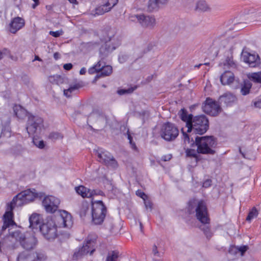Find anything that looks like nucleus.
I'll return each mask as SVG.
<instances>
[{"instance_id": "1", "label": "nucleus", "mask_w": 261, "mask_h": 261, "mask_svg": "<svg viewBox=\"0 0 261 261\" xmlns=\"http://www.w3.org/2000/svg\"><path fill=\"white\" fill-rule=\"evenodd\" d=\"M37 194L35 189H28L24 190L17 195L13 199L10 204L7 205V211L3 217V225L2 227V231L3 232L7 228L15 224L13 220V210L15 206H21L33 201L37 197Z\"/></svg>"}, {"instance_id": "2", "label": "nucleus", "mask_w": 261, "mask_h": 261, "mask_svg": "<svg viewBox=\"0 0 261 261\" xmlns=\"http://www.w3.org/2000/svg\"><path fill=\"white\" fill-rule=\"evenodd\" d=\"M190 214L195 213V216L203 225L200 226L204 235L208 239L211 238L213 233L211 231L210 223V218L208 215L207 209L205 203L202 200L199 201L192 199L189 201L188 207Z\"/></svg>"}, {"instance_id": "3", "label": "nucleus", "mask_w": 261, "mask_h": 261, "mask_svg": "<svg viewBox=\"0 0 261 261\" xmlns=\"http://www.w3.org/2000/svg\"><path fill=\"white\" fill-rule=\"evenodd\" d=\"M185 144H190L193 146L194 144L197 147V152L202 154H214L215 151L214 148L217 146V140L213 136L195 137L187 134L184 132V128L181 129Z\"/></svg>"}, {"instance_id": "4", "label": "nucleus", "mask_w": 261, "mask_h": 261, "mask_svg": "<svg viewBox=\"0 0 261 261\" xmlns=\"http://www.w3.org/2000/svg\"><path fill=\"white\" fill-rule=\"evenodd\" d=\"M208 128V120L205 115L195 116L187 128L186 134L191 135L204 134Z\"/></svg>"}, {"instance_id": "5", "label": "nucleus", "mask_w": 261, "mask_h": 261, "mask_svg": "<svg viewBox=\"0 0 261 261\" xmlns=\"http://www.w3.org/2000/svg\"><path fill=\"white\" fill-rule=\"evenodd\" d=\"M10 236L12 239H14L16 242H18L21 247L26 251L34 249L37 244V240L34 236H27L19 230L10 232Z\"/></svg>"}, {"instance_id": "6", "label": "nucleus", "mask_w": 261, "mask_h": 261, "mask_svg": "<svg viewBox=\"0 0 261 261\" xmlns=\"http://www.w3.org/2000/svg\"><path fill=\"white\" fill-rule=\"evenodd\" d=\"M107 207L101 200L92 202L91 215L92 222L96 225L101 224L107 214Z\"/></svg>"}, {"instance_id": "7", "label": "nucleus", "mask_w": 261, "mask_h": 261, "mask_svg": "<svg viewBox=\"0 0 261 261\" xmlns=\"http://www.w3.org/2000/svg\"><path fill=\"white\" fill-rule=\"evenodd\" d=\"M116 32V30L114 28H109L105 30V34L106 36L104 37L103 40L105 42L106 45L105 47L102 46L100 48L101 60L103 59L105 56L109 53L116 49L117 46H115L113 44L112 46H111L110 44V42L114 40Z\"/></svg>"}, {"instance_id": "8", "label": "nucleus", "mask_w": 261, "mask_h": 261, "mask_svg": "<svg viewBox=\"0 0 261 261\" xmlns=\"http://www.w3.org/2000/svg\"><path fill=\"white\" fill-rule=\"evenodd\" d=\"M44 128L43 120L39 116H30L29 117L27 130L30 136L39 135Z\"/></svg>"}, {"instance_id": "9", "label": "nucleus", "mask_w": 261, "mask_h": 261, "mask_svg": "<svg viewBox=\"0 0 261 261\" xmlns=\"http://www.w3.org/2000/svg\"><path fill=\"white\" fill-rule=\"evenodd\" d=\"M88 72L90 74L98 73L95 76V79H97L110 75L112 72V67L110 65H106L105 63L100 60L96 65L90 68Z\"/></svg>"}, {"instance_id": "10", "label": "nucleus", "mask_w": 261, "mask_h": 261, "mask_svg": "<svg viewBox=\"0 0 261 261\" xmlns=\"http://www.w3.org/2000/svg\"><path fill=\"white\" fill-rule=\"evenodd\" d=\"M39 227L42 234L47 240L54 239L57 236V225L51 219L39 225Z\"/></svg>"}, {"instance_id": "11", "label": "nucleus", "mask_w": 261, "mask_h": 261, "mask_svg": "<svg viewBox=\"0 0 261 261\" xmlns=\"http://www.w3.org/2000/svg\"><path fill=\"white\" fill-rule=\"evenodd\" d=\"M178 133V129L174 124L167 122L162 127L161 136L166 141H172L177 137Z\"/></svg>"}, {"instance_id": "12", "label": "nucleus", "mask_w": 261, "mask_h": 261, "mask_svg": "<svg viewBox=\"0 0 261 261\" xmlns=\"http://www.w3.org/2000/svg\"><path fill=\"white\" fill-rule=\"evenodd\" d=\"M97 154L99 162L108 167L113 168H115L117 167V161L110 152L107 151L99 150L97 152Z\"/></svg>"}, {"instance_id": "13", "label": "nucleus", "mask_w": 261, "mask_h": 261, "mask_svg": "<svg viewBox=\"0 0 261 261\" xmlns=\"http://www.w3.org/2000/svg\"><path fill=\"white\" fill-rule=\"evenodd\" d=\"M203 111L210 115L217 116L221 110L219 105L210 98H207L202 106Z\"/></svg>"}, {"instance_id": "14", "label": "nucleus", "mask_w": 261, "mask_h": 261, "mask_svg": "<svg viewBox=\"0 0 261 261\" xmlns=\"http://www.w3.org/2000/svg\"><path fill=\"white\" fill-rule=\"evenodd\" d=\"M60 203L59 199L53 196L45 197L42 201V204L46 211L50 213H53L57 210Z\"/></svg>"}, {"instance_id": "15", "label": "nucleus", "mask_w": 261, "mask_h": 261, "mask_svg": "<svg viewBox=\"0 0 261 261\" xmlns=\"http://www.w3.org/2000/svg\"><path fill=\"white\" fill-rule=\"evenodd\" d=\"M242 58L243 61L247 63L251 67H255L258 66L260 63V59L258 55L251 54L247 51H243Z\"/></svg>"}, {"instance_id": "16", "label": "nucleus", "mask_w": 261, "mask_h": 261, "mask_svg": "<svg viewBox=\"0 0 261 261\" xmlns=\"http://www.w3.org/2000/svg\"><path fill=\"white\" fill-rule=\"evenodd\" d=\"M76 192L83 198H90L95 195H103V192L99 190H91L83 186L75 187Z\"/></svg>"}, {"instance_id": "17", "label": "nucleus", "mask_w": 261, "mask_h": 261, "mask_svg": "<svg viewBox=\"0 0 261 261\" xmlns=\"http://www.w3.org/2000/svg\"><path fill=\"white\" fill-rule=\"evenodd\" d=\"M59 213V215L57 216L59 227H71L73 223L71 215L65 211H60Z\"/></svg>"}, {"instance_id": "18", "label": "nucleus", "mask_w": 261, "mask_h": 261, "mask_svg": "<svg viewBox=\"0 0 261 261\" xmlns=\"http://www.w3.org/2000/svg\"><path fill=\"white\" fill-rule=\"evenodd\" d=\"M96 241L95 236H89L86 240V243L81 248L79 252L81 254H85L90 253L92 254L95 251V246Z\"/></svg>"}, {"instance_id": "19", "label": "nucleus", "mask_w": 261, "mask_h": 261, "mask_svg": "<svg viewBox=\"0 0 261 261\" xmlns=\"http://www.w3.org/2000/svg\"><path fill=\"white\" fill-rule=\"evenodd\" d=\"M25 20L20 17H15L11 19L8 26V31L12 33L16 34L19 30L24 27Z\"/></svg>"}, {"instance_id": "20", "label": "nucleus", "mask_w": 261, "mask_h": 261, "mask_svg": "<svg viewBox=\"0 0 261 261\" xmlns=\"http://www.w3.org/2000/svg\"><path fill=\"white\" fill-rule=\"evenodd\" d=\"M132 18H136L138 22L143 27L153 28L155 24V19L153 17L144 14L135 15L132 16Z\"/></svg>"}, {"instance_id": "21", "label": "nucleus", "mask_w": 261, "mask_h": 261, "mask_svg": "<svg viewBox=\"0 0 261 261\" xmlns=\"http://www.w3.org/2000/svg\"><path fill=\"white\" fill-rule=\"evenodd\" d=\"M95 120L96 123L101 125V127H106L108 123V118L104 115L97 113H92L88 118V121L92 122Z\"/></svg>"}, {"instance_id": "22", "label": "nucleus", "mask_w": 261, "mask_h": 261, "mask_svg": "<svg viewBox=\"0 0 261 261\" xmlns=\"http://www.w3.org/2000/svg\"><path fill=\"white\" fill-rule=\"evenodd\" d=\"M234 80V74L230 71H225L220 76V81L222 85H229Z\"/></svg>"}, {"instance_id": "23", "label": "nucleus", "mask_w": 261, "mask_h": 261, "mask_svg": "<svg viewBox=\"0 0 261 261\" xmlns=\"http://www.w3.org/2000/svg\"><path fill=\"white\" fill-rule=\"evenodd\" d=\"M237 100L236 97L231 93H226L220 96V101L221 103L223 102L226 106H231Z\"/></svg>"}, {"instance_id": "24", "label": "nucleus", "mask_w": 261, "mask_h": 261, "mask_svg": "<svg viewBox=\"0 0 261 261\" xmlns=\"http://www.w3.org/2000/svg\"><path fill=\"white\" fill-rule=\"evenodd\" d=\"M178 114L180 119L186 123V126L188 128L194 118L193 115L192 114H188L187 110L185 109H181Z\"/></svg>"}, {"instance_id": "25", "label": "nucleus", "mask_w": 261, "mask_h": 261, "mask_svg": "<svg viewBox=\"0 0 261 261\" xmlns=\"http://www.w3.org/2000/svg\"><path fill=\"white\" fill-rule=\"evenodd\" d=\"M30 227L35 229L41 223L40 215L37 214H33L29 218Z\"/></svg>"}, {"instance_id": "26", "label": "nucleus", "mask_w": 261, "mask_h": 261, "mask_svg": "<svg viewBox=\"0 0 261 261\" xmlns=\"http://www.w3.org/2000/svg\"><path fill=\"white\" fill-rule=\"evenodd\" d=\"M248 249V247L247 245L242 246H232L229 249V253H240L241 256H243L244 253Z\"/></svg>"}, {"instance_id": "27", "label": "nucleus", "mask_w": 261, "mask_h": 261, "mask_svg": "<svg viewBox=\"0 0 261 261\" xmlns=\"http://www.w3.org/2000/svg\"><path fill=\"white\" fill-rule=\"evenodd\" d=\"M13 111L18 118L22 119L26 116V111L19 105H15L13 108Z\"/></svg>"}, {"instance_id": "28", "label": "nucleus", "mask_w": 261, "mask_h": 261, "mask_svg": "<svg viewBox=\"0 0 261 261\" xmlns=\"http://www.w3.org/2000/svg\"><path fill=\"white\" fill-rule=\"evenodd\" d=\"M49 82L52 84L59 85L64 82L63 77L60 75H50L48 77Z\"/></svg>"}, {"instance_id": "29", "label": "nucleus", "mask_w": 261, "mask_h": 261, "mask_svg": "<svg viewBox=\"0 0 261 261\" xmlns=\"http://www.w3.org/2000/svg\"><path fill=\"white\" fill-rule=\"evenodd\" d=\"M90 209V204L86 201L82 202L79 210V214L81 217H85Z\"/></svg>"}, {"instance_id": "30", "label": "nucleus", "mask_w": 261, "mask_h": 261, "mask_svg": "<svg viewBox=\"0 0 261 261\" xmlns=\"http://www.w3.org/2000/svg\"><path fill=\"white\" fill-rule=\"evenodd\" d=\"M210 10V8L206 4L205 1H198L195 7V10L199 11L205 12Z\"/></svg>"}, {"instance_id": "31", "label": "nucleus", "mask_w": 261, "mask_h": 261, "mask_svg": "<svg viewBox=\"0 0 261 261\" xmlns=\"http://www.w3.org/2000/svg\"><path fill=\"white\" fill-rule=\"evenodd\" d=\"M109 11H110V8L107 7V5L103 4L99 7L96 8L95 9L94 13H93V14L94 15H100Z\"/></svg>"}, {"instance_id": "32", "label": "nucleus", "mask_w": 261, "mask_h": 261, "mask_svg": "<svg viewBox=\"0 0 261 261\" xmlns=\"http://www.w3.org/2000/svg\"><path fill=\"white\" fill-rule=\"evenodd\" d=\"M119 256L118 251L113 250L108 252L106 261H117Z\"/></svg>"}, {"instance_id": "33", "label": "nucleus", "mask_w": 261, "mask_h": 261, "mask_svg": "<svg viewBox=\"0 0 261 261\" xmlns=\"http://www.w3.org/2000/svg\"><path fill=\"white\" fill-rule=\"evenodd\" d=\"M80 87V86L79 84L70 86L68 89L64 90V94L66 97H69L71 96V94L77 90Z\"/></svg>"}, {"instance_id": "34", "label": "nucleus", "mask_w": 261, "mask_h": 261, "mask_svg": "<svg viewBox=\"0 0 261 261\" xmlns=\"http://www.w3.org/2000/svg\"><path fill=\"white\" fill-rule=\"evenodd\" d=\"M160 8L156 0L149 1L147 5V9L149 12L158 10Z\"/></svg>"}, {"instance_id": "35", "label": "nucleus", "mask_w": 261, "mask_h": 261, "mask_svg": "<svg viewBox=\"0 0 261 261\" xmlns=\"http://www.w3.org/2000/svg\"><path fill=\"white\" fill-rule=\"evenodd\" d=\"M249 79L255 83H261V71L252 73L249 76Z\"/></svg>"}, {"instance_id": "36", "label": "nucleus", "mask_w": 261, "mask_h": 261, "mask_svg": "<svg viewBox=\"0 0 261 261\" xmlns=\"http://www.w3.org/2000/svg\"><path fill=\"white\" fill-rule=\"evenodd\" d=\"M33 143L38 148L43 149L45 147V144L43 140H39L36 138V135H33Z\"/></svg>"}, {"instance_id": "37", "label": "nucleus", "mask_w": 261, "mask_h": 261, "mask_svg": "<svg viewBox=\"0 0 261 261\" xmlns=\"http://www.w3.org/2000/svg\"><path fill=\"white\" fill-rule=\"evenodd\" d=\"M258 212L255 207H253L251 211L249 213L246 220L247 221H250L252 219L256 217L258 215Z\"/></svg>"}, {"instance_id": "38", "label": "nucleus", "mask_w": 261, "mask_h": 261, "mask_svg": "<svg viewBox=\"0 0 261 261\" xmlns=\"http://www.w3.org/2000/svg\"><path fill=\"white\" fill-rule=\"evenodd\" d=\"M251 85L249 83H245L241 89V93L243 95L249 94L251 88Z\"/></svg>"}, {"instance_id": "39", "label": "nucleus", "mask_w": 261, "mask_h": 261, "mask_svg": "<svg viewBox=\"0 0 261 261\" xmlns=\"http://www.w3.org/2000/svg\"><path fill=\"white\" fill-rule=\"evenodd\" d=\"M25 151V149L21 146L17 147L13 151V154L16 156H22Z\"/></svg>"}, {"instance_id": "40", "label": "nucleus", "mask_w": 261, "mask_h": 261, "mask_svg": "<svg viewBox=\"0 0 261 261\" xmlns=\"http://www.w3.org/2000/svg\"><path fill=\"white\" fill-rule=\"evenodd\" d=\"M62 138L63 136L58 132H51L48 135V138L52 140H55Z\"/></svg>"}, {"instance_id": "41", "label": "nucleus", "mask_w": 261, "mask_h": 261, "mask_svg": "<svg viewBox=\"0 0 261 261\" xmlns=\"http://www.w3.org/2000/svg\"><path fill=\"white\" fill-rule=\"evenodd\" d=\"M186 153L187 156L196 158L198 152L194 149L187 148Z\"/></svg>"}, {"instance_id": "42", "label": "nucleus", "mask_w": 261, "mask_h": 261, "mask_svg": "<svg viewBox=\"0 0 261 261\" xmlns=\"http://www.w3.org/2000/svg\"><path fill=\"white\" fill-rule=\"evenodd\" d=\"M29 256V254L23 251L19 254V255L17 256V261H21L22 260H24L27 258H28Z\"/></svg>"}, {"instance_id": "43", "label": "nucleus", "mask_w": 261, "mask_h": 261, "mask_svg": "<svg viewBox=\"0 0 261 261\" xmlns=\"http://www.w3.org/2000/svg\"><path fill=\"white\" fill-rule=\"evenodd\" d=\"M118 2V0H108L107 2L105 4L107 7L110 8V11L114 7Z\"/></svg>"}, {"instance_id": "44", "label": "nucleus", "mask_w": 261, "mask_h": 261, "mask_svg": "<svg viewBox=\"0 0 261 261\" xmlns=\"http://www.w3.org/2000/svg\"><path fill=\"white\" fill-rule=\"evenodd\" d=\"M63 34V31L62 30L57 31H50L49 34L54 37H59Z\"/></svg>"}, {"instance_id": "45", "label": "nucleus", "mask_w": 261, "mask_h": 261, "mask_svg": "<svg viewBox=\"0 0 261 261\" xmlns=\"http://www.w3.org/2000/svg\"><path fill=\"white\" fill-rule=\"evenodd\" d=\"M127 139L129 140V142L132 146V148L134 150L137 149V146H136L135 142L133 141V138L129 134L128 131L127 132Z\"/></svg>"}, {"instance_id": "46", "label": "nucleus", "mask_w": 261, "mask_h": 261, "mask_svg": "<svg viewBox=\"0 0 261 261\" xmlns=\"http://www.w3.org/2000/svg\"><path fill=\"white\" fill-rule=\"evenodd\" d=\"M136 87L129 88L127 90H120L118 91V93L120 95L124 94L126 93H130L133 92L135 89Z\"/></svg>"}, {"instance_id": "47", "label": "nucleus", "mask_w": 261, "mask_h": 261, "mask_svg": "<svg viewBox=\"0 0 261 261\" xmlns=\"http://www.w3.org/2000/svg\"><path fill=\"white\" fill-rule=\"evenodd\" d=\"M144 201L146 208L150 209V210L151 211L152 207V202L150 201V200L146 199V198L144 199Z\"/></svg>"}, {"instance_id": "48", "label": "nucleus", "mask_w": 261, "mask_h": 261, "mask_svg": "<svg viewBox=\"0 0 261 261\" xmlns=\"http://www.w3.org/2000/svg\"><path fill=\"white\" fill-rule=\"evenodd\" d=\"M36 256H37V260H39V261H43L46 258V257L44 255V254L42 253H37Z\"/></svg>"}, {"instance_id": "49", "label": "nucleus", "mask_w": 261, "mask_h": 261, "mask_svg": "<svg viewBox=\"0 0 261 261\" xmlns=\"http://www.w3.org/2000/svg\"><path fill=\"white\" fill-rule=\"evenodd\" d=\"M136 194L138 196L142 198L143 200L145 199V198H147V195H145V194L144 192H142L141 190L137 191Z\"/></svg>"}, {"instance_id": "50", "label": "nucleus", "mask_w": 261, "mask_h": 261, "mask_svg": "<svg viewBox=\"0 0 261 261\" xmlns=\"http://www.w3.org/2000/svg\"><path fill=\"white\" fill-rule=\"evenodd\" d=\"M212 185L211 179H208L205 180L203 183V187L207 188L210 187Z\"/></svg>"}, {"instance_id": "51", "label": "nucleus", "mask_w": 261, "mask_h": 261, "mask_svg": "<svg viewBox=\"0 0 261 261\" xmlns=\"http://www.w3.org/2000/svg\"><path fill=\"white\" fill-rule=\"evenodd\" d=\"M152 253L155 256H160L159 252L158 251L157 246L155 245H154L152 247Z\"/></svg>"}, {"instance_id": "52", "label": "nucleus", "mask_w": 261, "mask_h": 261, "mask_svg": "<svg viewBox=\"0 0 261 261\" xmlns=\"http://www.w3.org/2000/svg\"><path fill=\"white\" fill-rule=\"evenodd\" d=\"M72 64L71 63H67L63 65V68L66 70H69L72 68Z\"/></svg>"}, {"instance_id": "53", "label": "nucleus", "mask_w": 261, "mask_h": 261, "mask_svg": "<svg viewBox=\"0 0 261 261\" xmlns=\"http://www.w3.org/2000/svg\"><path fill=\"white\" fill-rule=\"evenodd\" d=\"M160 7L166 4L168 0H156Z\"/></svg>"}, {"instance_id": "54", "label": "nucleus", "mask_w": 261, "mask_h": 261, "mask_svg": "<svg viewBox=\"0 0 261 261\" xmlns=\"http://www.w3.org/2000/svg\"><path fill=\"white\" fill-rule=\"evenodd\" d=\"M172 158L171 154H168L166 155H164L162 157V160L164 161H169Z\"/></svg>"}, {"instance_id": "55", "label": "nucleus", "mask_w": 261, "mask_h": 261, "mask_svg": "<svg viewBox=\"0 0 261 261\" xmlns=\"http://www.w3.org/2000/svg\"><path fill=\"white\" fill-rule=\"evenodd\" d=\"M34 3L32 5V8L35 9L40 4L39 0H32Z\"/></svg>"}, {"instance_id": "56", "label": "nucleus", "mask_w": 261, "mask_h": 261, "mask_svg": "<svg viewBox=\"0 0 261 261\" xmlns=\"http://www.w3.org/2000/svg\"><path fill=\"white\" fill-rule=\"evenodd\" d=\"M254 107L258 108H261V99L254 103Z\"/></svg>"}, {"instance_id": "57", "label": "nucleus", "mask_w": 261, "mask_h": 261, "mask_svg": "<svg viewBox=\"0 0 261 261\" xmlns=\"http://www.w3.org/2000/svg\"><path fill=\"white\" fill-rule=\"evenodd\" d=\"M60 55L59 54V53L56 52L55 53H54V58H55V60H58L60 58Z\"/></svg>"}, {"instance_id": "58", "label": "nucleus", "mask_w": 261, "mask_h": 261, "mask_svg": "<svg viewBox=\"0 0 261 261\" xmlns=\"http://www.w3.org/2000/svg\"><path fill=\"white\" fill-rule=\"evenodd\" d=\"M86 68L83 67L81 69V70L80 71V74L83 75V74H84L86 73Z\"/></svg>"}, {"instance_id": "59", "label": "nucleus", "mask_w": 261, "mask_h": 261, "mask_svg": "<svg viewBox=\"0 0 261 261\" xmlns=\"http://www.w3.org/2000/svg\"><path fill=\"white\" fill-rule=\"evenodd\" d=\"M35 61H42V60L38 56H35L34 59L33 60V62H34Z\"/></svg>"}, {"instance_id": "60", "label": "nucleus", "mask_w": 261, "mask_h": 261, "mask_svg": "<svg viewBox=\"0 0 261 261\" xmlns=\"http://www.w3.org/2000/svg\"><path fill=\"white\" fill-rule=\"evenodd\" d=\"M68 1L71 4H75V5L78 4V2L76 0H68Z\"/></svg>"}, {"instance_id": "61", "label": "nucleus", "mask_w": 261, "mask_h": 261, "mask_svg": "<svg viewBox=\"0 0 261 261\" xmlns=\"http://www.w3.org/2000/svg\"><path fill=\"white\" fill-rule=\"evenodd\" d=\"M5 54L2 51H0V60H2L5 56Z\"/></svg>"}, {"instance_id": "62", "label": "nucleus", "mask_w": 261, "mask_h": 261, "mask_svg": "<svg viewBox=\"0 0 261 261\" xmlns=\"http://www.w3.org/2000/svg\"><path fill=\"white\" fill-rule=\"evenodd\" d=\"M227 63L229 65H232L233 64H234V63L233 62L232 60H231L230 59H229V60L227 61Z\"/></svg>"}, {"instance_id": "63", "label": "nucleus", "mask_w": 261, "mask_h": 261, "mask_svg": "<svg viewBox=\"0 0 261 261\" xmlns=\"http://www.w3.org/2000/svg\"><path fill=\"white\" fill-rule=\"evenodd\" d=\"M189 3H187V6L190 7L191 4L193 3V0H189Z\"/></svg>"}, {"instance_id": "64", "label": "nucleus", "mask_w": 261, "mask_h": 261, "mask_svg": "<svg viewBox=\"0 0 261 261\" xmlns=\"http://www.w3.org/2000/svg\"><path fill=\"white\" fill-rule=\"evenodd\" d=\"M52 7L50 5H47L46 6V8L48 10H50L51 9Z\"/></svg>"}]
</instances>
